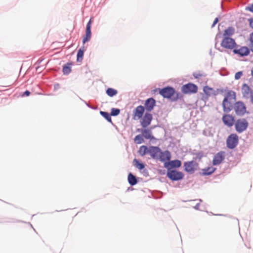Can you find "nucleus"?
<instances>
[{
    "mask_svg": "<svg viewBox=\"0 0 253 253\" xmlns=\"http://www.w3.org/2000/svg\"><path fill=\"white\" fill-rule=\"evenodd\" d=\"M143 130H144V128H137L136 129V131L137 132H141L142 133Z\"/></svg>",
    "mask_w": 253,
    "mask_h": 253,
    "instance_id": "nucleus-49",
    "label": "nucleus"
},
{
    "mask_svg": "<svg viewBox=\"0 0 253 253\" xmlns=\"http://www.w3.org/2000/svg\"><path fill=\"white\" fill-rule=\"evenodd\" d=\"M134 142L136 144H140L144 142V137L142 134H139L135 136Z\"/></svg>",
    "mask_w": 253,
    "mask_h": 253,
    "instance_id": "nucleus-33",
    "label": "nucleus"
},
{
    "mask_svg": "<svg viewBox=\"0 0 253 253\" xmlns=\"http://www.w3.org/2000/svg\"><path fill=\"white\" fill-rule=\"evenodd\" d=\"M133 190V188H131V187H128V189H127V191L128 190Z\"/></svg>",
    "mask_w": 253,
    "mask_h": 253,
    "instance_id": "nucleus-52",
    "label": "nucleus"
},
{
    "mask_svg": "<svg viewBox=\"0 0 253 253\" xmlns=\"http://www.w3.org/2000/svg\"><path fill=\"white\" fill-rule=\"evenodd\" d=\"M42 60H40H40H39L37 62V63H39V64H40V63H41V62H42Z\"/></svg>",
    "mask_w": 253,
    "mask_h": 253,
    "instance_id": "nucleus-54",
    "label": "nucleus"
},
{
    "mask_svg": "<svg viewBox=\"0 0 253 253\" xmlns=\"http://www.w3.org/2000/svg\"><path fill=\"white\" fill-rule=\"evenodd\" d=\"M198 200H199V201H200V202H201L202 201V200L201 199H199Z\"/></svg>",
    "mask_w": 253,
    "mask_h": 253,
    "instance_id": "nucleus-57",
    "label": "nucleus"
},
{
    "mask_svg": "<svg viewBox=\"0 0 253 253\" xmlns=\"http://www.w3.org/2000/svg\"><path fill=\"white\" fill-rule=\"evenodd\" d=\"M216 170V168L212 167H208L202 169L200 174L203 176H209L212 174Z\"/></svg>",
    "mask_w": 253,
    "mask_h": 253,
    "instance_id": "nucleus-21",
    "label": "nucleus"
},
{
    "mask_svg": "<svg viewBox=\"0 0 253 253\" xmlns=\"http://www.w3.org/2000/svg\"><path fill=\"white\" fill-rule=\"evenodd\" d=\"M100 114L102 117H103L108 122L111 123L113 125V123L112 121L111 115L110 113H109L107 112L100 111Z\"/></svg>",
    "mask_w": 253,
    "mask_h": 253,
    "instance_id": "nucleus-29",
    "label": "nucleus"
},
{
    "mask_svg": "<svg viewBox=\"0 0 253 253\" xmlns=\"http://www.w3.org/2000/svg\"><path fill=\"white\" fill-rule=\"evenodd\" d=\"M106 93L109 97H112L117 94L118 91L113 88L109 87L106 90Z\"/></svg>",
    "mask_w": 253,
    "mask_h": 253,
    "instance_id": "nucleus-32",
    "label": "nucleus"
},
{
    "mask_svg": "<svg viewBox=\"0 0 253 253\" xmlns=\"http://www.w3.org/2000/svg\"><path fill=\"white\" fill-rule=\"evenodd\" d=\"M233 108L236 114L238 116H243L245 114H249L250 112L247 111V107L242 101L236 102L233 104Z\"/></svg>",
    "mask_w": 253,
    "mask_h": 253,
    "instance_id": "nucleus-3",
    "label": "nucleus"
},
{
    "mask_svg": "<svg viewBox=\"0 0 253 253\" xmlns=\"http://www.w3.org/2000/svg\"><path fill=\"white\" fill-rule=\"evenodd\" d=\"M84 103L85 104V105L89 108L90 109H92L93 110H96L97 107H96V106H91L90 105H89L88 103H87L86 102L84 101Z\"/></svg>",
    "mask_w": 253,
    "mask_h": 253,
    "instance_id": "nucleus-42",
    "label": "nucleus"
},
{
    "mask_svg": "<svg viewBox=\"0 0 253 253\" xmlns=\"http://www.w3.org/2000/svg\"><path fill=\"white\" fill-rule=\"evenodd\" d=\"M30 94V91L28 90H26L22 93V96H28Z\"/></svg>",
    "mask_w": 253,
    "mask_h": 253,
    "instance_id": "nucleus-40",
    "label": "nucleus"
},
{
    "mask_svg": "<svg viewBox=\"0 0 253 253\" xmlns=\"http://www.w3.org/2000/svg\"><path fill=\"white\" fill-rule=\"evenodd\" d=\"M250 27L253 29V18H250L248 19Z\"/></svg>",
    "mask_w": 253,
    "mask_h": 253,
    "instance_id": "nucleus-41",
    "label": "nucleus"
},
{
    "mask_svg": "<svg viewBox=\"0 0 253 253\" xmlns=\"http://www.w3.org/2000/svg\"><path fill=\"white\" fill-rule=\"evenodd\" d=\"M145 107L142 105H139L133 111V119L137 120L140 119L144 115Z\"/></svg>",
    "mask_w": 253,
    "mask_h": 253,
    "instance_id": "nucleus-14",
    "label": "nucleus"
},
{
    "mask_svg": "<svg viewBox=\"0 0 253 253\" xmlns=\"http://www.w3.org/2000/svg\"><path fill=\"white\" fill-rule=\"evenodd\" d=\"M210 54H211V51H210Z\"/></svg>",
    "mask_w": 253,
    "mask_h": 253,
    "instance_id": "nucleus-59",
    "label": "nucleus"
},
{
    "mask_svg": "<svg viewBox=\"0 0 253 253\" xmlns=\"http://www.w3.org/2000/svg\"><path fill=\"white\" fill-rule=\"evenodd\" d=\"M249 41V46L250 47V51H252L253 52V32L251 33L250 34Z\"/></svg>",
    "mask_w": 253,
    "mask_h": 253,
    "instance_id": "nucleus-36",
    "label": "nucleus"
},
{
    "mask_svg": "<svg viewBox=\"0 0 253 253\" xmlns=\"http://www.w3.org/2000/svg\"><path fill=\"white\" fill-rule=\"evenodd\" d=\"M84 46L81 47L78 51L77 54V61L80 62L83 59L84 55Z\"/></svg>",
    "mask_w": 253,
    "mask_h": 253,
    "instance_id": "nucleus-31",
    "label": "nucleus"
},
{
    "mask_svg": "<svg viewBox=\"0 0 253 253\" xmlns=\"http://www.w3.org/2000/svg\"><path fill=\"white\" fill-rule=\"evenodd\" d=\"M91 21L90 19L88 22L87 23L85 29V34L84 36L83 39V43H85V42L90 41L91 37Z\"/></svg>",
    "mask_w": 253,
    "mask_h": 253,
    "instance_id": "nucleus-17",
    "label": "nucleus"
},
{
    "mask_svg": "<svg viewBox=\"0 0 253 253\" xmlns=\"http://www.w3.org/2000/svg\"><path fill=\"white\" fill-rule=\"evenodd\" d=\"M217 49H218L219 51H222L221 50H220V49H219V48H217Z\"/></svg>",
    "mask_w": 253,
    "mask_h": 253,
    "instance_id": "nucleus-58",
    "label": "nucleus"
},
{
    "mask_svg": "<svg viewBox=\"0 0 253 253\" xmlns=\"http://www.w3.org/2000/svg\"><path fill=\"white\" fill-rule=\"evenodd\" d=\"M142 134L144 138L146 139H149L150 140L155 139V137L152 134L151 130L149 129H147L146 128H144V130H143Z\"/></svg>",
    "mask_w": 253,
    "mask_h": 253,
    "instance_id": "nucleus-24",
    "label": "nucleus"
},
{
    "mask_svg": "<svg viewBox=\"0 0 253 253\" xmlns=\"http://www.w3.org/2000/svg\"><path fill=\"white\" fill-rule=\"evenodd\" d=\"M250 97H251V101L252 103L253 104V92L252 93V94H251Z\"/></svg>",
    "mask_w": 253,
    "mask_h": 253,
    "instance_id": "nucleus-48",
    "label": "nucleus"
},
{
    "mask_svg": "<svg viewBox=\"0 0 253 253\" xmlns=\"http://www.w3.org/2000/svg\"><path fill=\"white\" fill-rule=\"evenodd\" d=\"M198 164L194 160L185 162L183 165L184 170L187 173L192 174L195 171V166H197Z\"/></svg>",
    "mask_w": 253,
    "mask_h": 253,
    "instance_id": "nucleus-12",
    "label": "nucleus"
},
{
    "mask_svg": "<svg viewBox=\"0 0 253 253\" xmlns=\"http://www.w3.org/2000/svg\"><path fill=\"white\" fill-rule=\"evenodd\" d=\"M171 154L169 150H166L165 151H161L160 153L159 158V160L161 162L165 163L169 162L171 159Z\"/></svg>",
    "mask_w": 253,
    "mask_h": 253,
    "instance_id": "nucleus-19",
    "label": "nucleus"
},
{
    "mask_svg": "<svg viewBox=\"0 0 253 253\" xmlns=\"http://www.w3.org/2000/svg\"><path fill=\"white\" fill-rule=\"evenodd\" d=\"M225 152L221 151L217 153L213 157L212 164L213 166H217L220 164L225 159Z\"/></svg>",
    "mask_w": 253,
    "mask_h": 253,
    "instance_id": "nucleus-13",
    "label": "nucleus"
},
{
    "mask_svg": "<svg viewBox=\"0 0 253 253\" xmlns=\"http://www.w3.org/2000/svg\"><path fill=\"white\" fill-rule=\"evenodd\" d=\"M238 143L239 137L236 133H231L226 139V146L230 149H233L236 148Z\"/></svg>",
    "mask_w": 253,
    "mask_h": 253,
    "instance_id": "nucleus-8",
    "label": "nucleus"
},
{
    "mask_svg": "<svg viewBox=\"0 0 253 253\" xmlns=\"http://www.w3.org/2000/svg\"><path fill=\"white\" fill-rule=\"evenodd\" d=\"M245 9L246 10L250 11L251 12L253 13V3L250 4L248 6H246Z\"/></svg>",
    "mask_w": 253,
    "mask_h": 253,
    "instance_id": "nucleus-39",
    "label": "nucleus"
},
{
    "mask_svg": "<svg viewBox=\"0 0 253 253\" xmlns=\"http://www.w3.org/2000/svg\"><path fill=\"white\" fill-rule=\"evenodd\" d=\"M221 46L226 49H234L235 47L239 46L234 39L232 38L223 37L221 41Z\"/></svg>",
    "mask_w": 253,
    "mask_h": 253,
    "instance_id": "nucleus-7",
    "label": "nucleus"
},
{
    "mask_svg": "<svg viewBox=\"0 0 253 253\" xmlns=\"http://www.w3.org/2000/svg\"><path fill=\"white\" fill-rule=\"evenodd\" d=\"M234 54L243 57L249 55L250 53V48L246 46H240L239 48L235 47L233 50Z\"/></svg>",
    "mask_w": 253,
    "mask_h": 253,
    "instance_id": "nucleus-11",
    "label": "nucleus"
},
{
    "mask_svg": "<svg viewBox=\"0 0 253 253\" xmlns=\"http://www.w3.org/2000/svg\"><path fill=\"white\" fill-rule=\"evenodd\" d=\"M167 176L172 181H178L183 179L184 175L177 170H169L167 171Z\"/></svg>",
    "mask_w": 253,
    "mask_h": 253,
    "instance_id": "nucleus-5",
    "label": "nucleus"
},
{
    "mask_svg": "<svg viewBox=\"0 0 253 253\" xmlns=\"http://www.w3.org/2000/svg\"><path fill=\"white\" fill-rule=\"evenodd\" d=\"M193 76L195 79H198L201 76V75L200 74H197L196 73H194L193 74Z\"/></svg>",
    "mask_w": 253,
    "mask_h": 253,
    "instance_id": "nucleus-44",
    "label": "nucleus"
},
{
    "mask_svg": "<svg viewBox=\"0 0 253 253\" xmlns=\"http://www.w3.org/2000/svg\"><path fill=\"white\" fill-rule=\"evenodd\" d=\"M156 105V101L153 97H150L145 100L144 106L145 110H146V112H149L154 109V107Z\"/></svg>",
    "mask_w": 253,
    "mask_h": 253,
    "instance_id": "nucleus-16",
    "label": "nucleus"
},
{
    "mask_svg": "<svg viewBox=\"0 0 253 253\" xmlns=\"http://www.w3.org/2000/svg\"><path fill=\"white\" fill-rule=\"evenodd\" d=\"M140 119V125L143 128H145L151 124L153 119V116L150 113L146 112Z\"/></svg>",
    "mask_w": 253,
    "mask_h": 253,
    "instance_id": "nucleus-10",
    "label": "nucleus"
},
{
    "mask_svg": "<svg viewBox=\"0 0 253 253\" xmlns=\"http://www.w3.org/2000/svg\"><path fill=\"white\" fill-rule=\"evenodd\" d=\"M219 17H216L214 19V20L213 22L216 24L219 22Z\"/></svg>",
    "mask_w": 253,
    "mask_h": 253,
    "instance_id": "nucleus-47",
    "label": "nucleus"
},
{
    "mask_svg": "<svg viewBox=\"0 0 253 253\" xmlns=\"http://www.w3.org/2000/svg\"><path fill=\"white\" fill-rule=\"evenodd\" d=\"M141 173L144 176H148L149 175V172L148 170L146 169H142V170H140Z\"/></svg>",
    "mask_w": 253,
    "mask_h": 253,
    "instance_id": "nucleus-38",
    "label": "nucleus"
},
{
    "mask_svg": "<svg viewBox=\"0 0 253 253\" xmlns=\"http://www.w3.org/2000/svg\"><path fill=\"white\" fill-rule=\"evenodd\" d=\"M127 181L130 186H134L137 184L138 182V178L131 172H129L127 175Z\"/></svg>",
    "mask_w": 253,
    "mask_h": 253,
    "instance_id": "nucleus-23",
    "label": "nucleus"
},
{
    "mask_svg": "<svg viewBox=\"0 0 253 253\" xmlns=\"http://www.w3.org/2000/svg\"><path fill=\"white\" fill-rule=\"evenodd\" d=\"M60 87V84L58 83L57 84H54V90H57L58 89H59Z\"/></svg>",
    "mask_w": 253,
    "mask_h": 253,
    "instance_id": "nucleus-45",
    "label": "nucleus"
},
{
    "mask_svg": "<svg viewBox=\"0 0 253 253\" xmlns=\"http://www.w3.org/2000/svg\"><path fill=\"white\" fill-rule=\"evenodd\" d=\"M200 205V203H197L194 207H193V208L195 210H198L199 209Z\"/></svg>",
    "mask_w": 253,
    "mask_h": 253,
    "instance_id": "nucleus-46",
    "label": "nucleus"
},
{
    "mask_svg": "<svg viewBox=\"0 0 253 253\" xmlns=\"http://www.w3.org/2000/svg\"><path fill=\"white\" fill-rule=\"evenodd\" d=\"M235 128L238 133L245 131L249 126L248 122L244 118L238 119L235 124Z\"/></svg>",
    "mask_w": 253,
    "mask_h": 253,
    "instance_id": "nucleus-4",
    "label": "nucleus"
},
{
    "mask_svg": "<svg viewBox=\"0 0 253 253\" xmlns=\"http://www.w3.org/2000/svg\"><path fill=\"white\" fill-rule=\"evenodd\" d=\"M133 162L134 166L136 168H137L139 170H142V169H143L145 167L146 165L145 164L141 162H140L136 158L134 159Z\"/></svg>",
    "mask_w": 253,
    "mask_h": 253,
    "instance_id": "nucleus-30",
    "label": "nucleus"
},
{
    "mask_svg": "<svg viewBox=\"0 0 253 253\" xmlns=\"http://www.w3.org/2000/svg\"><path fill=\"white\" fill-rule=\"evenodd\" d=\"M242 92L244 97H248L249 94H252L253 93L250 87L246 83H244L242 87Z\"/></svg>",
    "mask_w": 253,
    "mask_h": 253,
    "instance_id": "nucleus-22",
    "label": "nucleus"
},
{
    "mask_svg": "<svg viewBox=\"0 0 253 253\" xmlns=\"http://www.w3.org/2000/svg\"><path fill=\"white\" fill-rule=\"evenodd\" d=\"M28 223L30 224L32 228H33V226H32V225L30 222H29Z\"/></svg>",
    "mask_w": 253,
    "mask_h": 253,
    "instance_id": "nucleus-56",
    "label": "nucleus"
},
{
    "mask_svg": "<svg viewBox=\"0 0 253 253\" xmlns=\"http://www.w3.org/2000/svg\"><path fill=\"white\" fill-rule=\"evenodd\" d=\"M72 65V62H68L63 66L62 72L64 75H68L72 71L71 66Z\"/></svg>",
    "mask_w": 253,
    "mask_h": 253,
    "instance_id": "nucleus-26",
    "label": "nucleus"
},
{
    "mask_svg": "<svg viewBox=\"0 0 253 253\" xmlns=\"http://www.w3.org/2000/svg\"><path fill=\"white\" fill-rule=\"evenodd\" d=\"M159 93L163 98L168 99L171 102L176 101L183 98V95L172 86L168 85L162 88H158Z\"/></svg>",
    "mask_w": 253,
    "mask_h": 253,
    "instance_id": "nucleus-1",
    "label": "nucleus"
},
{
    "mask_svg": "<svg viewBox=\"0 0 253 253\" xmlns=\"http://www.w3.org/2000/svg\"><path fill=\"white\" fill-rule=\"evenodd\" d=\"M235 28L233 27H228L227 29H226L224 30V33L223 34V37L226 38H231L230 37L232 36L235 33Z\"/></svg>",
    "mask_w": 253,
    "mask_h": 253,
    "instance_id": "nucleus-25",
    "label": "nucleus"
},
{
    "mask_svg": "<svg viewBox=\"0 0 253 253\" xmlns=\"http://www.w3.org/2000/svg\"><path fill=\"white\" fill-rule=\"evenodd\" d=\"M181 161L178 159L173 160H170L169 162L164 163V166L167 169V170H176V169L179 168L181 166Z\"/></svg>",
    "mask_w": 253,
    "mask_h": 253,
    "instance_id": "nucleus-9",
    "label": "nucleus"
},
{
    "mask_svg": "<svg viewBox=\"0 0 253 253\" xmlns=\"http://www.w3.org/2000/svg\"><path fill=\"white\" fill-rule=\"evenodd\" d=\"M161 151V148L158 146H150L149 154L153 159H158Z\"/></svg>",
    "mask_w": 253,
    "mask_h": 253,
    "instance_id": "nucleus-18",
    "label": "nucleus"
},
{
    "mask_svg": "<svg viewBox=\"0 0 253 253\" xmlns=\"http://www.w3.org/2000/svg\"><path fill=\"white\" fill-rule=\"evenodd\" d=\"M215 25H216V24H215L213 22L211 25V28H213L215 26Z\"/></svg>",
    "mask_w": 253,
    "mask_h": 253,
    "instance_id": "nucleus-51",
    "label": "nucleus"
},
{
    "mask_svg": "<svg viewBox=\"0 0 253 253\" xmlns=\"http://www.w3.org/2000/svg\"><path fill=\"white\" fill-rule=\"evenodd\" d=\"M215 25H216V24H215L213 22L211 25V28H213L215 26Z\"/></svg>",
    "mask_w": 253,
    "mask_h": 253,
    "instance_id": "nucleus-50",
    "label": "nucleus"
},
{
    "mask_svg": "<svg viewBox=\"0 0 253 253\" xmlns=\"http://www.w3.org/2000/svg\"><path fill=\"white\" fill-rule=\"evenodd\" d=\"M138 153L141 156H144L147 154H149V148L146 145H142L140 147Z\"/></svg>",
    "mask_w": 253,
    "mask_h": 253,
    "instance_id": "nucleus-28",
    "label": "nucleus"
},
{
    "mask_svg": "<svg viewBox=\"0 0 253 253\" xmlns=\"http://www.w3.org/2000/svg\"><path fill=\"white\" fill-rule=\"evenodd\" d=\"M192 154L193 155L195 156L193 158V160H194L195 162L197 161L198 162H200L202 158L206 156V155L205 154V153L203 151H200L197 153H193Z\"/></svg>",
    "mask_w": 253,
    "mask_h": 253,
    "instance_id": "nucleus-27",
    "label": "nucleus"
},
{
    "mask_svg": "<svg viewBox=\"0 0 253 253\" xmlns=\"http://www.w3.org/2000/svg\"><path fill=\"white\" fill-rule=\"evenodd\" d=\"M158 173L161 175H165L166 174L165 169H158Z\"/></svg>",
    "mask_w": 253,
    "mask_h": 253,
    "instance_id": "nucleus-43",
    "label": "nucleus"
},
{
    "mask_svg": "<svg viewBox=\"0 0 253 253\" xmlns=\"http://www.w3.org/2000/svg\"><path fill=\"white\" fill-rule=\"evenodd\" d=\"M242 75H243L242 71L237 72V73H235V75L234 76L235 80H239L241 78Z\"/></svg>",
    "mask_w": 253,
    "mask_h": 253,
    "instance_id": "nucleus-37",
    "label": "nucleus"
},
{
    "mask_svg": "<svg viewBox=\"0 0 253 253\" xmlns=\"http://www.w3.org/2000/svg\"><path fill=\"white\" fill-rule=\"evenodd\" d=\"M157 90H158V88H156V89H154V90H153V91H154V92H156V91H157Z\"/></svg>",
    "mask_w": 253,
    "mask_h": 253,
    "instance_id": "nucleus-55",
    "label": "nucleus"
},
{
    "mask_svg": "<svg viewBox=\"0 0 253 253\" xmlns=\"http://www.w3.org/2000/svg\"><path fill=\"white\" fill-rule=\"evenodd\" d=\"M198 89V86L192 83H188L183 85L181 88L182 93L184 94L196 93Z\"/></svg>",
    "mask_w": 253,
    "mask_h": 253,
    "instance_id": "nucleus-6",
    "label": "nucleus"
},
{
    "mask_svg": "<svg viewBox=\"0 0 253 253\" xmlns=\"http://www.w3.org/2000/svg\"><path fill=\"white\" fill-rule=\"evenodd\" d=\"M236 99V92L233 90H228L222 102L224 112L228 113L233 109V102Z\"/></svg>",
    "mask_w": 253,
    "mask_h": 253,
    "instance_id": "nucleus-2",
    "label": "nucleus"
},
{
    "mask_svg": "<svg viewBox=\"0 0 253 253\" xmlns=\"http://www.w3.org/2000/svg\"><path fill=\"white\" fill-rule=\"evenodd\" d=\"M120 113V110L118 108H112L111 109L110 114L111 116L116 117L118 116Z\"/></svg>",
    "mask_w": 253,
    "mask_h": 253,
    "instance_id": "nucleus-34",
    "label": "nucleus"
},
{
    "mask_svg": "<svg viewBox=\"0 0 253 253\" xmlns=\"http://www.w3.org/2000/svg\"><path fill=\"white\" fill-rule=\"evenodd\" d=\"M251 75L253 77V68L251 70Z\"/></svg>",
    "mask_w": 253,
    "mask_h": 253,
    "instance_id": "nucleus-53",
    "label": "nucleus"
},
{
    "mask_svg": "<svg viewBox=\"0 0 253 253\" xmlns=\"http://www.w3.org/2000/svg\"><path fill=\"white\" fill-rule=\"evenodd\" d=\"M203 91L206 96H203L202 99H208V98L211 95H216L217 93L214 89L208 85H206L203 87Z\"/></svg>",
    "mask_w": 253,
    "mask_h": 253,
    "instance_id": "nucleus-20",
    "label": "nucleus"
},
{
    "mask_svg": "<svg viewBox=\"0 0 253 253\" xmlns=\"http://www.w3.org/2000/svg\"><path fill=\"white\" fill-rule=\"evenodd\" d=\"M222 121L224 125L228 127L232 126L235 123L234 117L232 115L228 114H224L223 115Z\"/></svg>",
    "mask_w": 253,
    "mask_h": 253,
    "instance_id": "nucleus-15",
    "label": "nucleus"
},
{
    "mask_svg": "<svg viewBox=\"0 0 253 253\" xmlns=\"http://www.w3.org/2000/svg\"><path fill=\"white\" fill-rule=\"evenodd\" d=\"M223 37V34L220 31H219L216 35L215 37V48H216V45L219 42V39Z\"/></svg>",
    "mask_w": 253,
    "mask_h": 253,
    "instance_id": "nucleus-35",
    "label": "nucleus"
}]
</instances>
